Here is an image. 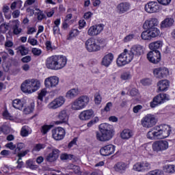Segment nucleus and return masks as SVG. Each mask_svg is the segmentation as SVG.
Wrapping results in <instances>:
<instances>
[{
    "instance_id": "f257e3e1",
    "label": "nucleus",
    "mask_w": 175,
    "mask_h": 175,
    "mask_svg": "<svg viewBox=\"0 0 175 175\" xmlns=\"http://www.w3.org/2000/svg\"><path fill=\"white\" fill-rule=\"evenodd\" d=\"M144 53V49L143 46L140 44L134 45L131 47L130 51L124 49V52L119 55L116 60V64L118 66H124L129 64V62H131L135 55L139 57V55H142Z\"/></svg>"
},
{
    "instance_id": "f03ea898",
    "label": "nucleus",
    "mask_w": 175,
    "mask_h": 175,
    "mask_svg": "<svg viewBox=\"0 0 175 175\" xmlns=\"http://www.w3.org/2000/svg\"><path fill=\"white\" fill-rule=\"evenodd\" d=\"M172 133V127L167 124L155 126L151 131H148L146 136L150 140H158L169 137Z\"/></svg>"
},
{
    "instance_id": "7ed1b4c3",
    "label": "nucleus",
    "mask_w": 175,
    "mask_h": 175,
    "mask_svg": "<svg viewBox=\"0 0 175 175\" xmlns=\"http://www.w3.org/2000/svg\"><path fill=\"white\" fill-rule=\"evenodd\" d=\"M100 132L96 133V139L99 142H109L114 136L113 126L107 123H102L99 125Z\"/></svg>"
},
{
    "instance_id": "20e7f679",
    "label": "nucleus",
    "mask_w": 175,
    "mask_h": 175,
    "mask_svg": "<svg viewBox=\"0 0 175 175\" xmlns=\"http://www.w3.org/2000/svg\"><path fill=\"white\" fill-rule=\"evenodd\" d=\"M40 88V81L36 79H29L25 80L21 86V90L25 94H32L36 92Z\"/></svg>"
},
{
    "instance_id": "39448f33",
    "label": "nucleus",
    "mask_w": 175,
    "mask_h": 175,
    "mask_svg": "<svg viewBox=\"0 0 175 175\" xmlns=\"http://www.w3.org/2000/svg\"><path fill=\"white\" fill-rule=\"evenodd\" d=\"M90 103V97L88 96H81L77 98L72 104V110H81Z\"/></svg>"
},
{
    "instance_id": "423d86ee",
    "label": "nucleus",
    "mask_w": 175,
    "mask_h": 175,
    "mask_svg": "<svg viewBox=\"0 0 175 175\" xmlns=\"http://www.w3.org/2000/svg\"><path fill=\"white\" fill-rule=\"evenodd\" d=\"M158 122V120L153 114L149 113L145 116L141 120V124L144 128L147 129L155 126Z\"/></svg>"
},
{
    "instance_id": "0eeeda50",
    "label": "nucleus",
    "mask_w": 175,
    "mask_h": 175,
    "mask_svg": "<svg viewBox=\"0 0 175 175\" xmlns=\"http://www.w3.org/2000/svg\"><path fill=\"white\" fill-rule=\"evenodd\" d=\"M85 49L89 53H96V51H100V46L98 45V43L94 38H89L85 43Z\"/></svg>"
},
{
    "instance_id": "6e6552de",
    "label": "nucleus",
    "mask_w": 175,
    "mask_h": 175,
    "mask_svg": "<svg viewBox=\"0 0 175 175\" xmlns=\"http://www.w3.org/2000/svg\"><path fill=\"white\" fill-rule=\"evenodd\" d=\"M152 147L153 151H156V152L165 151L169 148V142L166 140L156 141L152 144Z\"/></svg>"
},
{
    "instance_id": "1a4fd4ad",
    "label": "nucleus",
    "mask_w": 175,
    "mask_h": 175,
    "mask_svg": "<svg viewBox=\"0 0 175 175\" xmlns=\"http://www.w3.org/2000/svg\"><path fill=\"white\" fill-rule=\"evenodd\" d=\"M147 59L152 64L161 62V52L159 51H150L146 55Z\"/></svg>"
},
{
    "instance_id": "9d476101",
    "label": "nucleus",
    "mask_w": 175,
    "mask_h": 175,
    "mask_svg": "<svg viewBox=\"0 0 175 175\" xmlns=\"http://www.w3.org/2000/svg\"><path fill=\"white\" fill-rule=\"evenodd\" d=\"M57 121L55 122L56 125L61 124H67L69 120V114L66 109H62L60 111L57 116Z\"/></svg>"
},
{
    "instance_id": "9b49d317",
    "label": "nucleus",
    "mask_w": 175,
    "mask_h": 175,
    "mask_svg": "<svg viewBox=\"0 0 175 175\" xmlns=\"http://www.w3.org/2000/svg\"><path fill=\"white\" fill-rule=\"evenodd\" d=\"M104 27L103 24L93 25L88 29V35L89 36H98L103 31Z\"/></svg>"
},
{
    "instance_id": "f8f14e48",
    "label": "nucleus",
    "mask_w": 175,
    "mask_h": 175,
    "mask_svg": "<svg viewBox=\"0 0 175 175\" xmlns=\"http://www.w3.org/2000/svg\"><path fill=\"white\" fill-rule=\"evenodd\" d=\"M133 169L135 172H147L151 169V164L147 161L136 163Z\"/></svg>"
},
{
    "instance_id": "ddd939ff",
    "label": "nucleus",
    "mask_w": 175,
    "mask_h": 175,
    "mask_svg": "<svg viewBox=\"0 0 175 175\" xmlns=\"http://www.w3.org/2000/svg\"><path fill=\"white\" fill-rule=\"evenodd\" d=\"M65 129L62 127H57L52 130V137L55 140H62L66 135Z\"/></svg>"
},
{
    "instance_id": "4468645a",
    "label": "nucleus",
    "mask_w": 175,
    "mask_h": 175,
    "mask_svg": "<svg viewBox=\"0 0 175 175\" xmlns=\"http://www.w3.org/2000/svg\"><path fill=\"white\" fill-rule=\"evenodd\" d=\"M59 83V78L57 76L49 77L45 79L44 84L46 88H54Z\"/></svg>"
},
{
    "instance_id": "2eb2a0df",
    "label": "nucleus",
    "mask_w": 175,
    "mask_h": 175,
    "mask_svg": "<svg viewBox=\"0 0 175 175\" xmlns=\"http://www.w3.org/2000/svg\"><path fill=\"white\" fill-rule=\"evenodd\" d=\"M64 103H65V98H64V96H59L54 99L52 102H51L48 105V108L52 109L53 110H55V109L61 107V106H62Z\"/></svg>"
},
{
    "instance_id": "dca6fc26",
    "label": "nucleus",
    "mask_w": 175,
    "mask_h": 175,
    "mask_svg": "<svg viewBox=\"0 0 175 175\" xmlns=\"http://www.w3.org/2000/svg\"><path fill=\"white\" fill-rule=\"evenodd\" d=\"M147 13H157L159 12V4L157 1H150L145 5Z\"/></svg>"
},
{
    "instance_id": "f3484780",
    "label": "nucleus",
    "mask_w": 175,
    "mask_h": 175,
    "mask_svg": "<svg viewBox=\"0 0 175 175\" xmlns=\"http://www.w3.org/2000/svg\"><path fill=\"white\" fill-rule=\"evenodd\" d=\"M116 151V146L113 144L106 145L101 148L100 150V153L103 157H109V155L113 154Z\"/></svg>"
},
{
    "instance_id": "a211bd4d",
    "label": "nucleus",
    "mask_w": 175,
    "mask_h": 175,
    "mask_svg": "<svg viewBox=\"0 0 175 175\" xmlns=\"http://www.w3.org/2000/svg\"><path fill=\"white\" fill-rule=\"evenodd\" d=\"M153 73L157 79H163L169 75V70L165 67L157 68L153 70Z\"/></svg>"
},
{
    "instance_id": "6ab92c4d",
    "label": "nucleus",
    "mask_w": 175,
    "mask_h": 175,
    "mask_svg": "<svg viewBox=\"0 0 175 175\" xmlns=\"http://www.w3.org/2000/svg\"><path fill=\"white\" fill-rule=\"evenodd\" d=\"M56 57V70H59L63 68H65L68 59L64 55H55Z\"/></svg>"
},
{
    "instance_id": "aec40b11",
    "label": "nucleus",
    "mask_w": 175,
    "mask_h": 175,
    "mask_svg": "<svg viewBox=\"0 0 175 175\" xmlns=\"http://www.w3.org/2000/svg\"><path fill=\"white\" fill-rule=\"evenodd\" d=\"M158 24H159V22L158 21V19L155 18H152L149 20H146L144 25H143V28L144 29H152L155 28Z\"/></svg>"
},
{
    "instance_id": "412c9836",
    "label": "nucleus",
    "mask_w": 175,
    "mask_h": 175,
    "mask_svg": "<svg viewBox=\"0 0 175 175\" xmlns=\"http://www.w3.org/2000/svg\"><path fill=\"white\" fill-rule=\"evenodd\" d=\"M92 117H94V111L92 109L83 111L79 116V118L82 121H87V120H91Z\"/></svg>"
},
{
    "instance_id": "4be33fe9",
    "label": "nucleus",
    "mask_w": 175,
    "mask_h": 175,
    "mask_svg": "<svg viewBox=\"0 0 175 175\" xmlns=\"http://www.w3.org/2000/svg\"><path fill=\"white\" fill-rule=\"evenodd\" d=\"M113 59H114V55L111 53H107L103 57L101 64L103 66H106V68H107L111 65Z\"/></svg>"
},
{
    "instance_id": "5701e85b",
    "label": "nucleus",
    "mask_w": 175,
    "mask_h": 175,
    "mask_svg": "<svg viewBox=\"0 0 175 175\" xmlns=\"http://www.w3.org/2000/svg\"><path fill=\"white\" fill-rule=\"evenodd\" d=\"M58 157H59V150L54 148L52 150V152L46 156V161L47 162H55V160L58 159Z\"/></svg>"
},
{
    "instance_id": "b1692460",
    "label": "nucleus",
    "mask_w": 175,
    "mask_h": 175,
    "mask_svg": "<svg viewBox=\"0 0 175 175\" xmlns=\"http://www.w3.org/2000/svg\"><path fill=\"white\" fill-rule=\"evenodd\" d=\"M46 66L48 69H52L53 70H57L56 56H52L49 57L46 61Z\"/></svg>"
},
{
    "instance_id": "393cba45",
    "label": "nucleus",
    "mask_w": 175,
    "mask_h": 175,
    "mask_svg": "<svg viewBox=\"0 0 175 175\" xmlns=\"http://www.w3.org/2000/svg\"><path fill=\"white\" fill-rule=\"evenodd\" d=\"M117 9L120 14H123V13H126L131 9V4L128 2L121 3L118 5Z\"/></svg>"
},
{
    "instance_id": "a878e982",
    "label": "nucleus",
    "mask_w": 175,
    "mask_h": 175,
    "mask_svg": "<svg viewBox=\"0 0 175 175\" xmlns=\"http://www.w3.org/2000/svg\"><path fill=\"white\" fill-rule=\"evenodd\" d=\"M157 86L161 92L167 91L170 87V82L167 80H161L157 83Z\"/></svg>"
},
{
    "instance_id": "bb28decb",
    "label": "nucleus",
    "mask_w": 175,
    "mask_h": 175,
    "mask_svg": "<svg viewBox=\"0 0 175 175\" xmlns=\"http://www.w3.org/2000/svg\"><path fill=\"white\" fill-rule=\"evenodd\" d=\"M173 24H174V19L172 18H166L161 23L160 27L161 29L170 28V27H172Z\"/></svg>"
},
{
    "instance_id": "cd10ccee",
    "label": "nucleus",
    "mask_w": 175,
    "mask_h": 175,
    "mask_svg": "<svg viewBox=\"0 0 175 175\" xmlns=\"http://www.w3.org/2000/svg\"><path fill=\"white\" fill-rule=\"evenodd\" d=\"M79 94L80 90H79V88H72L67 92L66 96L68 99H73L74 98H76V96H77V95Z\"/></svg>"
},
{
    "instance_id": "c85d7f7f",
    "label": "nucleus",
    "mask_w": 175,
    "mask_h": 175,
    "mask_svg": "<svg viewBox=\"0 0 175 175\" xmlns=\"http://www.w3.org/2000/svg\"><path fill=\"white\" fill-rule=\"evenodd\" d=\"M163 103L162 100V96H161V94L154 97L152 102H150V107L154 109V107H157L158 105H162Z\"/></svg>"
},
{
    "instance_id": "c756f323",
    "label": "nucleus",
    "mask_w": 175,
    "mask_h": 175,
    "mask_svg": "<svg viewBox=\"0 0 175 175\" xmlns=\"http://www.w3.org/2000/svg\"><path fill=\"white\" fill-rule=\"evenodd\" d=\"M12 29L14 35H20L23 29L20 28V21L18 20L13 21Z\"/></svg>"
},
{
    "instance_id": "7c9ffc66",
    "label": "nucleus",
    "mask_w": 175,
    "mask_h": 175,
    "mask_svg": "<svg viewBox=\"0 0 175 175\" xmlns=\"http://www.w3.org/2000/svg\"><path fill=\"white\" fill-rule=\"evenodd\" d=\"M163 45V43L162 41H156L149 44V49L151 51H158V49H161Z\"/></svg>"
},
{
    "instance_id": "2f4dec72",
    "label": "nucleus",
    "mask_w": 175,
    "mask_h": 175,
    "mask_svg": "<svg viewBox=\"0 0 175 175\" xmlns=\"http://www.w3.org/2000/svg\"><path fill=\"white\" fill-rule=\"evenodd\" d=\"M132 136H133V132H132V131H131L130 129H124L120 134V137L124 140H128V139H131Z\"/></svg>"
},
{
    "instance_id": "473e14b6",
    "label": "nucleus",
    "mask_w": 175,
    "mask_h": 175,
    "mask_svg": "<svg viewBox=\"0 0 175 175\" xmlns=\"http://www.w3.org/2000/svg\"><path fill=\"white\" fill-rule=\"evenodd\" d=\"M127 165L124 162L118 163L115 165V170L119 172V173H124L126 170Z\"/></svg>"
},
{
    "instance_id": "72a5a7b5",
    "label": "nucleus",
    "mask_w": 175,
    "mask_h": 175,
    "mask_svg": "<svg viewBox=\"0 0 175 175\" xmlns=\"http://www.w3.org/2000/svg\"><path fill=\"white\" fill-rule=\"evenodd\" d=\"M12 106L16 110H23L24 107V103L21 101L19 98H16L12 101Z\"/></svg>"
},
{
    "instance_id": "f704fd0d",
    "label": "nucleus",
    "mask_w": 175,
    "mask_h": 175,
    "mask_svg": "<svg viewBox=\"0 0 175 175\" xmlns=\"http://www.w3.org/2000/svg\"><path fill=\"white\" fill-rule=\"evenodd\" d=\"M80 31L78 29H72L70 31L68 36H67V40H72L73 38L79 36Z\"/></svg>"
},
{
    "instance_id": "c9c22d12",
    "label": "nucleus",
    "mask_w": 175,
    "mask_h": 175,
    "mask_svg": "<svg viewBox=\"0 0 175 175\" xmlns=\"http://www.w3.org/2000/svg\"><path fill=\"white\" fill-rule=\"evenodd\" d=\"M141 38L143 40H150L152 38L151 37V34L150 33V30L146 29L141 34Z\"/></svg>"
},
{
    "instance_id": "e433bc0d",
    "label": "nucleus",
    "mask_w": 175,
    "mask_h": 175,
    "mask_svg": "<svg viewBox=\"0 0 175 175\" xmlns=\"http://www.w3.org/2000/svg\"><path fill=\"white\" fill-rule=\"evenodd\" d=\"M74 158L75 155L68 153L62 154L60 156V159L62 161H71V159H73Z\"/></svg>"
},
{
    "instance_id": "4c0bfd02",
    "label": "nucleus",
    "mask_w": 175,
    "mask_h": 175,
    "mask_svg": "<svg viewBox=\"0 0 175 175\" xmlns=\"http://www.w3.org/2000/svg\"><path fill=\"white\" fill-rule=\"evenodd\" d=\"M149 32L151 38H157V36H159V34L161 33V31L157 27L149 29Z\"/></svg>"
},
{
    "instance_id": "58836bf2",
    "label": "nucleus",
    "mask_w": 175,
    "mask_h": 175,
    "mask_svg": "<svg viewBox=\"0 0 175 175\" xmlns=\"http://www.w3.org/2000/svg\"><path fill=\"white\" fill-rule=\"evenodd\" d=\"M21 135L23 137H27L29 135V127L28 126H24L21 131Z\"/></svg>"
},
{
    "instance_id": "ea45409f",
    "label": "nucleus",
    "mask_w": 175,
    "mask_h": 175,
    "mask_svg": "<svg viewBox=\"0 0 175 175\" xmlns=\"http://www.w3.org/2000/svg\"><path fill=\"white\" fill-rule=\"evenodd\" d=\"M18 51L21 53V55H27L28 54V48L25 47L24 45H21L18 47Z\"/></svg>"
},
{
    "instance_id": "a19ab883",
    "label": "nucleus",
    "mask_w": 175,
    "mask_h": 175,
    "mask_svg": "<svg viewBox=\"0 0 175 175\" xmlns=\"http://www.w3.org/2000/svg\"><path fill=\"white\" fill-rule=\"evenodd\" d=\"M26 167H29V169H31V170H36V169H38V165H34L32 161L27 160L26 161Z\"/></svg>"
},
{
    "instance_id": "79ce46f5",
    "label": "nucleus",
    "mask_w": 175,
    "mask_h": 175,
    "mask_svg": "<svg viewBox=\"0 0 175 175\" xmlns=\"http://www.w3.org/2000/svg\"><path fill=\"white\" fill-rule=\"evenodd\" d=\"M166 173H175L174 165H167L164 167Z\"/></svg>"
},
{
    "instance_id": "37998d69",
    "label": "nucleus",
    "mask_w": 175,
    "mask_h": 175,
    "mask_svg": "<svg viewBox=\"0 0 175 175\" xmlns=\"http://www.w3.org/2000/svg\"><path fill=\"white\" fill-rule=\"evenodd\" d=\"M36 10L38 14V20L39 21H42V20L44 19V18L46 17V15L43 13V11L40 10L38 8H36Z\"/></svg>"
},
{
    "instance_id": "c03bdc74",
    "label": "nucleus",
    "mask_w": 175,
    "mask_h": 175,
    "mask_svg": "<svg viewBox=\"0 0 175 175\" xmlns=\"http://www.w3.org/2000/svg\"><path fill=\"white\" fill-rule=\"evenodd\" d=\"M51 128H53V125L45 124L42 126L41 133H42V135H46V133H47V132H49V131H50Z\"/></svg>"
},
{
    "instance_id": "a18cd8bd",
    "label": "nucleus",
    "mask_w": 175,
    "mask_h": 175,
    "mask_svg": "<svg viewBox=\"0 0 175 175\" xmlns=\"http://www.w3.org/2000/svg\"><path fill=\"white\" fill-rule=\"evenodd\" d=\"M3 133L4 135H9L10 133V129L8 126H2L0 127V135Z\"/></svg>"
},
{
    "instance_id": "49530a36",
    "label": "nucleus",
    "mask_w": 175,
    "mask_h": 175,
    "mask_svg": "<svg viewBox=\"0 0 175 175\" xmlns=\"http://www.w3.org/2000/svg\"><path fill=\"white\" fill-rule=\"evenodd\" d=\"M25 148V144H24V143H18L16 146L15 148V151H14V154H17L18 153L19 151H21V150H23V148Z\"/></svg>"
},
{
    "instance_id": "de8ad7c7",
    "label": "nucleus",
    "mask_w": 175,
    "mask_h": 175,
    "mask_svg": "<svg viewBox=\"0 0 175 175\" xmlns=\"http://www.w3.org/2000/svg\"><path fill=\"white\" fill-rule=\"evenodd\" d=\"M131 77L132 75H131L130 72H124L120 75V79L122 80H129V79H131Z\"/></svg>"
},
{
    "instance_id": "09e8293b",
    "label": "nucleus",
    "mask_w": 175,
    "mask_h": 175,
    "mask_svg": "<svg viewBox=\"0 0 175 175\" xmlns=\"http://www.w3.org/2000/svg\"><path fill=\"white\" fill-rule=\"evenodd\" d=\"M146 175H163V172L161 170H154L149 172Z\"/></svg>"
},
{
    "instance_id": "8fccbe9b",
    "label": "nucleus",
    "mask_w": 175,
    "mask_h": 175,
    "mask_svg": "<svg viewBox=\"0 0 175 175\" xmlns=\"http://www.w3.org/2000/svg\"><path fill=\"white\" fill-rule=\"evenodd\" d=\"M94 102L96 105H100V102H102V97L99 93H96L94 94Z\"/></svg>"
},
{
    "instance_id": "3c124183",
    "label": "nucleus",
    "mask_w": 175,
    "mask_h": 175,
    "mask_svg": "<svg viewBox=\"0 0 175 175\" xmlns=\"http://www.w3.org/2000/svg\"><path fill=\"white\" fill-rule=\"evenodd\" d=\"M97 44L98 46H100V50L101 47H105L107 44L106 40L104 38H100L97 40Z\"/></svg>"
},
{
    "instance_id": "603ef678",
    "label": "nucleus",
    "mask_w": 175,
    "mask_h": 175,
    "mask_svg": "<svg viewBox=\"0 0 175 175\" xmlns=\"http://www.w3.org/2000/svg\"><path fill=\"white\" fill-rule=\"evenodd\" d=\"M47 94V91L46 89H43L41 90V92L38 94V99L39 100H43V98L46 96V94Z\"/></svg>"
},
{
    "instance_id": "864d4df0",
    "label": "nucleus",
    "mask_w": 175,
    "mask_h": 175,
    "mask_svg": "<svg viewBox=\"0 0 175 175\" xmlns=\"http://www.w3.org/2000/svg\"><path fill=\"white\" fill-rule=\"evenodd\" d=\"M35 109V105L31 104L30 107H28L24 109L25 114H29V113H32Z\"/></svg>"
},
{
    "instance_id": "5fc2aeb1",
    "label": "nucleus",
    "mask_w": 175,
    "mask_h": 175,
    "mask_svg": "<svg viewBox=\"0 0 175 175\" xmlns=\"http://www.w3.org/2000/svg\"><path fill=\"white\" fill-rule=\"evenodd\" d=\"M96 122H99V118H98L97 116H96L94 119H92L88 123V128H91V126H92V125H94V124H96Z\"/></svg>"
},
{
    "instance_id": "6e6d98bb",
    "label": "nucleus",
    "mask_w": 175,
    "mask_h": 175,
    "mask_svg": "<svg viewBox=\"0 0 175 175\" xmlns=\"http://www.w3.org/2000/svg\"><path fill=\"white\" fill-rule=\"evenodd\" d=\"M134 38H135L134 34H129L128 36L124 37V38L123 39V41L124 42V43H128V42H131V40H133Z\"/></svg>"
},
{
    "instance_id": "4d7b16f0",
    "label": "nucleus",
    "mask_w": 175,
    "mask_h": 175,
    "mask_svg": "<svg viewBox=\"0 0 175 175\" xmlns=\"http://www.w3.org/2000/svg\"><path fill=\"white\" fill-rule=\"evenodd\" d=\"M161 96V100H163V103H165L166 100H170V96L169 94H166L165 93L160 94Z\"/></svg>"
},
{
    "instance_id": "13d9d810",
    "label": "nucleus",
    "mask_w": 175,
    "mask_h": 175,
    "mask_svg": "<svg viewBox=\"0 0 175 175\" xmlns=\"http://www.w3.org/2000/svg\"><path fill=\"white\" fill-rule=\"evenodd\" d=\"M28 152H29V150H26L21 152H18V157L19 161H21L23 157H25L27 154H28Z\"/></svg>"
},
{
    "instance_id": "bf43d9fd",
    "label": "nucleus",
    "mask_w": 175,
    "mask_h": 175,
    "mask_svg": "<svg viewBox=\"0 0 175 175\" xmlns=\"http://www.w3.org/2000/svg\"><path fill=\"white\" fill-rule=\"evenodd\" d=\"M31 53L33 54V55H37L38 57L42 54V50L38 49V48H33L31 50Z\"/></svg>"
},
{
    "instance_id": "052dcab7",
    "label": "nucleus",
    "mask_w": 175,
    "mask_h": 175,
    "mask_svg": "<svg viewBox=\"0 0 175 175\" xmlns=\"http://www.w3.org/2000/svg\"><path fill=\"white\" fill-rule=\"evenodd\" d=\"M46 146L44 144H38L34 147L33 150L40 151V150H43V148H44Z\"/></svg>"
},
{
    "instance_id": "680f3d73",
    "label": "nucleus",
    "mask_w": 175,
    "mask_h": 175,
    "mask_svg": "<svg viewBox=\"0 0 175 175\" xmlns=\"http://www.w3.org/2000/svg\"><path fill=\"white\" fill-rule=\"evenodd\" d=\"M28 43L31 44V46H36V44H38V40L29 37L28 39Z\"/></svg>"
},
{
    "instance_id": "e2e57ef3",
    "label": "nucleus",
    "mask_w": 175,
    "mask_h": 175,
    "mask_svg": "<svg viewBox=\"0 0 175 175\" xmlns=\"http://www.w3.org/2000/svg\"><path fill=\"white\" fill-rule=\"evenodd\" d=\"M31 57L30 55H27L21 59L22 62L25 64H28V62H31Z\"/></svg>"
},
{
    "instance_id": "0e129e2a",
    "label": "nucleus",
    "mask_w": 175,
    "mask_h": 175,
    "mask_svg": "<svg viewBox=\"0 0 175 175\" xmlns=\"http://www.w3.org/2000/svg\"><path fill=\"white\" fill-rule=\"evenodd\" d=\"M142 109H143V106L138 105L135 106L133 108V113H139V110H142Z\"/></svg>"
},
{
    "instance_id": "69168bd1",
    "label": "nucleus",
    "mask_w": 175,
    "mask_h": 175,
    "mask_svg": "<svg viewBox=\"0 0 175 175\" xmlns=\"http://www.w3.org/2000/svg\"><path fill=\"white\" fill-rule=\"evenodd\" d=\"M142 84L143 85H150L151 84V79H145L141 81Z\"/></svg>"
},
{
    "instance_id": "338daca9",
    "label": "nucleus",
    "mask_w": 175,
    "mask_h": 175,
    "mask_svg": "<svg viewBox=\"0 0 175 175\" xmlns=\"http://www.w3.org/2000/svg\"><path fill=\"white\" fill-rule=\"evenodd\" d=\"M5 147L10 150H16V145L13 144V142H10L5 144Z\"/></svg>"
},
{
    "instance_id": "774afa93",
    "label": "nucleus",
    "mask_w": 175,
    "mask_h": 175,
    "mask_svg": "<svg viewBox=\"0 0 175 175\" xmlns=\"http://www.w3.org/2000/svg\"><path fill=\"white\" fill-rule=\"evenodd\" d=\"M85 21H84V19L80 20L79 21V29H83V28H84V27H85Z\"/></svg>"
}]
</instances>
